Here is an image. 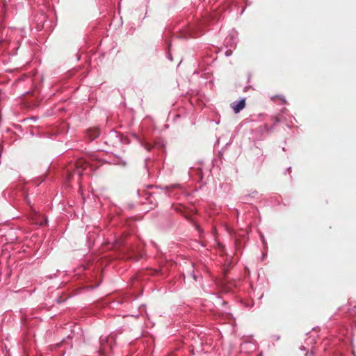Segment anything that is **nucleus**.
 I'll return each instance as SVG.
<instances>
[{
  "mask_svg": "<svg viewBox=\"0 0 356 356\" xmlns=\"http://www.w3.org/2000/svg\"><path fill=\"white\" fill-rule=\"evenodd\" d=\"M84 163L82 160L77 161L76 163V169L73 172V175H77L79 177L81 175L82 170L83 169Z\"/></svg>",
  "mask_w": 356,
  "mask_h": 356,
  "instance_id": "f03ea898",
  "label": "nucleus"
},
{
  "mask_svg": "<svg viewBox=\"0 0 356 356\" xmlns=\"http://www.w3.org/2000/svg\"><path fill=\"white\" fill-rule=\"evenodd\" d=\"M245 99H243L240 100L238 102H233L231 104V107L233 108L236 113H239L242 109L245 108Z\"/></svg>",
  "mask_w": 356,
  "mask_h": 356,
  "instance_id": "f257e3e1",
  "label": "nucleus"
},
{
  "mask_svg": "<svg viewBox=\"0 0 356 356\" xmlns=\"http://www.w3.org/2000/svg\"><path fill=\"white\" fill-rule=\"evenodd\" d=\"M99 135V130L97 128L94 129H90L88 131V136L90 138V139L94 140L96 138H97Z\"/></svg>",
  "mask_w": 356,
  "mask_h": 356,
  "instance_id": "7ed1b4c3",
  "label": "nucleus"
},
{
  "mask_svg": "<svg viewBox=\"0 0 356 356\" xmlns=\"http://www.w3.org/2000/svg\"><path fill=\"white\" fill-rule=\"evenodd\" d=\"M116 244L119 246H121L123 245V241L122 239H118L116 241Z\"/></svg>",
  "mask_w": 356,
  "mask_h": 356,
  "instance_id": "39448f33",
  "label": "nucleus"
},
{
  "mask_svg": "<svg viewBox=\"0 0 356 356\" xmlns=\"http://www.w3.org/2000/svg\"><path fill=\"white\" fill-rule=\"evenodd\" d=\"M144 146V147L147 149L148 151H149L151 149H152V146L149 143H145L143 145Z\"/></svg>",
  "mask_w": 356,
  "mask_h": 356,
  "instance_id": "20e7f679",
  "label": "nucleus"
}]
</instances>
